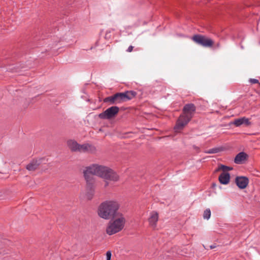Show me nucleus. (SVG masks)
<instances>
[{"label":"nucleus","mask_w":260,"mask_h":260,"mask_svg":"<svg viewBox=\"0 0 260 260\" xmlns=\"http://www.w3.org/2000/svg\"><path fill=\"white\" fill-rule=\"evenodd\" d=\"M137 93L134 91H127L124 92H119L114 94L116 104L122 103L132 100L136 95Z\"/></svg>","instance_id":"nucleus-7"},{"label":"nucleus","mask_w":260,"mask_h":260,"mask_svg":"<svg viewBox=\"0 0 260 260\" xmlns=\"http://www.w3.org/2000/svg\"><path fill=\"white\" fill-rule=\"evenodd\" d=\"M235 182L240 189L245 188L249 183L248 178L244 176H238L236 178Z\"/></svg>","instance_id":"nucleus-10"},{"label":"nucleus","mask_w":260,"mask_h":260,"mask_svg":"<svg viewBox=\"0 0 260 260\" xmlns=\"http://www.w3.org/2000/svg\"><path fill=\"white\" fill-rule=\"evenodd\" d=\"M232 170V168L221 165L215 170V172L219 171H222L223 172L218 177L219 181L221 184L225 185L229 183L230 175L228 172Z\"/></svg>","instance_id":"nucleus-6"},{"label":"nucleus","mask_w":260,"mask_h":260,"mask_svg":"<svg viewBox=\"0 0 260 260\" xmlns=\"http://www.w3.org/2000/svg\"><path fill=\"white\" fill-rule=\"evenodd\" d=\"M113 219L108 223L106 228V233L109 235H112L121 231L125 223V219L121 213Z\"/></svg>","instance_id":"nucleus-4"},{"label":"nucleus","mask_w":260,"mask_h":260,"mask_svg":"<svg viewBox=\"0 0 260 260\" xmlns=\"http://www.w3.org/2000/svg\"><path fill=\"white\" fill-rule=\"evenodd\" d=\"M196 111V107L192 104L186 105L183 108V114L180 116L175 126L176 129H182L190 120Z\"/></svg>","instance_id":"nucleus-3"},{"label":"nucleus","mask_w":260,"mask_h":260,"mask_svg":"<svg viewBox=\"0 0 260 260\" xmlns=\"http://www.w3.org/2000/svg\"><path fill=\"white\" fill-rule=\"evenodd\" d=\"M249 81L252 84L259 83L258 80L255 79H250Z\"/></svg>","instance_id":"nucleus-22"},{"label":"nucleus","mask_w":260,"mask_h":260,"mask_svg":"<svg viewBox=\"0 0 260 260\" xmlns=\"http://www.w3.org/2000/svg\"><path fill=\"white\" fill-rule=\"evenodd\" d=\"M6 240L5 239H3L1 236H0V249L4 248V246L6 244Z\"/></svg>","instance_id":"nucleus-19"},{"label":"nucleus","mask_w":260,"mask_h":260,"mask_svg":"<svg viewBox=\"0 0 260 260\" xmlns=\"http://www.w3.org/2000/svg\"><path fill=\"white\" fill-rule=\"evenodd\" d=\"M108 183L106 182V184H105V186H107L108 185Z\"/></svg>","instance_id":"nucleus-26"},{"label":"nucleus","mask_w":260,"mask_h":260,"mask_svg":"<svg viewBox=\"0 0 260 260\" xmlns=\"http://www.w3.org/2000/svg\"><path fill=\"white\" fill-rule=\"evenodd\" d=\"M218 152V149L217 148H214V149H211L209 150L208 151L206 152L207 153L209 154H213V153H216Z\"/></svg>","instance_id":"nucleus-20"},{"label":"nucleus","mask_w":260,"mask_h":260,"mask_svg":"<svg viewBox=\"0 0 260 260\" xmlns=\"http://www.w3.org/2000/svg\"><path fill=\"white\" fill-rule=\"evenodd\" d=\"M86 182L85 196L87 199L91 200L94 193L95 180L90 178H85Z\"/></svg>","instance_id":"nucleus-9"},{"label":"nucleus","mask_w":260,"mask_h":260,"mask_svg":"<svg viewBox=\"0 0 260 260\" xmlns=\"http://www.w3.org/2000/svg\"><path fill=\"white\" fill-rule=\"evenodd\" d=\"M233 123L236 126H239L242 124H244L246 126L249 125L250 124V122L249 120V119L245 117L235 119Z\"/></svg>","instance_id":"nucleus-15"},{"label":"nucleus","mask_w":260,"mask_h":260,"mask_svg":"<svg viewBox=\"0 0 260 260\" xmlns=\"http://www.w3.org/2000/svg\"><path fill=\"white\" fill-rule=\"evenodd\" d=\"M119 204L115 200H107L98 207V215L101 218L108 220L116 217L120 214L118 212Z\"/></svg>","instance_id":"nucleus-2"},{"label":"nucleus","mask_w":260,"mask_h":260,"mask_svg":"<svg viewBox=\"0 0 260 260\" xmlns=\"http://www.w3.org/2000/svg\"><path fill=\"white\" fill-rule=\"evenodd\" d=\"M43 160L44 158L33 159L26 166V169L29 171H35L38 168Z\"/></svg>","instance_id":"nucleus-12"},{"label":"nucleus","mask_w":260,"mask_h":260,"mask_svg":"<svg viewBox=\"0 0 260 260\" xmlns=\"http://www.w3.org/2000/svg\"><path fill=\"white\" fill-rule=\"evenodd\" d=\"M191 40L196 44L205 48H212L214 45L212 39L202 35H195L192 36Z\"/></svg>","instance_id":"nucleus-5"},{"label":"nucleus","mask_w":260,"mask_h":260,"mask_svg":"<svg viewBox=\"0 0 260 260\" xmlns=\"http://www.w3.org/2000/svg\"><path fill=\"white\" fill-rule=\"evenodd\" d=\"M211 216V211L209 209L205 210L203 213V217L204 219H209Z\"/></svg>","instance_id":"nucleus-18"},{"label":"nucleus","mask_w":260,"mask_h":260,"mask_svg":"<svg viewBox=\"0 0 260 260\" xmlns=\"http://www.w3.org/2000/svg\"><path fill=\"white\" fill-rule=\"evenodd\" d=\"M84 178L94 180L93 175L99 176L106 180L114 182L119 180L118 175L110 168L99 164H92L85 168L83 171Z\"/></svg>","instance_id":"nucleus-1"},{"label":"nucleus","mask_w":260,"mask_h":260,"mask_svg":"<svg viewBox=\"0 0 260 260\" xmlns=\"http://www.w3.org/2000/svg\"><path fill=\"white\" fill-rule=\"evenodd\" d=\"M216 47H220V43H218L216 44Z\"/></svg>","instance_id":"nucleus-24"},{"label":"nucleus","mask_w":260,"mask_h":260,"mask_svg":"<svg viewBox=\"0 0 260 260\" xmlns=\"http://www.w3.org/2000/svg\"><path fill=\"white\" fill-rule=\"evenodd\" d=\"M214 247H215V246H210L211 249H213V248H214Z\"/></svg>","instance_id":"nucleus-25"},{"label":"nucleus","mask_w":260,"mask_h":260,"mask_svg":"<svg viewBox=\"0 0 260 260\" xmlns=\"http://www.w3.org/2000/svg\"><path fill=\"white\" fill-rule=\"evenodd\" d=\"M133 48H134V47L133 46H129L127 49V52H131L133 51Z\"/></svg>","instance_id":"nucleus-23"},{"label":"nucleus","mask_w":260,"mask_h":260,"mask_svg":"<svg viewBox=\"0 0 260 260\" xmlns=\"http://www.w3.org/2000/svg\"><path fill=\"white\" fill-rule=\"evenodd\" d=\"M111 252L109 251H107L106 253V259L107 260H111Z\"/></svg>","instance_id":"nucleus-21"},{"label":"nucleus","mask_w":260,"mask_h":260,"mask_svg":"<svg viewBox=\"0 0 260 260\" xmlns=\"http://www.w3.org/2000/svg\"><path fill=\"white\" fill-rule=\"evenodd\" d=\"M158 220V214L157 212L152 211L150 213L149 217L148 219L149 224L150 227L155 229Z\"/></svg>","instance_id":"nucleus-11"},{"label":"nucleus","mask_w":260,"mask_h":260,"mask_svg":"<svg viewBox=\"0 0 260 260\" xmlns=\"http://www.w3.org/2000/svg\"><path fill=\"white\" fill-rule=\"evenodd\" d=\"M119 111V107L112 106L108 108L103 112L99 114V117L102 119L111 120L116 117Z\"/></svg>","instance_id":"nucleus-8"},{"label":"nucleus","mask_w":260,"mask_h":260,"mask_svg":"<svg viewBox=\"0 0 260 260\" xmlns=\"http://www.w3.org/2000/svg\"><path fill=\"white\" fill-rule=\"evenodd\" d=\"M96 151L95 147L89 144H84L80 145L79 152H87L90 153H94Z\"/></svg>","instance_id":"nucleus-13"},{"label":"nucleus","mask_w":260,"mask_h":260,"mask_svg":"<svg viewBox=\"0 0 260 260\" xmlns=\"http://www.w3.org/2000/svg\"><path fill=\"white\" fill-rule=\"evenodd\" d=\"M104 102L109 103L110 104H116L115 95L108 96L104 99Z\"/></svg>","instance_id":"nucleus-17"},{"label":"nucleus","mask_w":260,"mask_h":260,"mask_svg":"<svg viewBox=\"0 0 260 260\" xmlns=\"http://www.w3.org/2000/svg\"><path fill=\"white\" fill-rule=\"evenodd\" d=\"M247 154L244 152H240L235 158L234 162L237 164H241L247 158Z\"/></svg>","instance_id":"nucleus-16"},{"label":"nucleus","mask_w":260,"mask_h":260,"mask_svg":"<svg viewBox=\"0 0 260 260\" xmlns=\"http://www.w3.org/2000/svg\"><path fill=\"white\" fill-rule=\"evenodd\" d=\"M67 145L71 151L79 152L80 144H78L76 141L73 140H68L67 141Z\"/></svg>","instance_id":"nucleus-14"}]
</instances>
